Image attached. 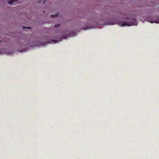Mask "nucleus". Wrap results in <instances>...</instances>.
Instances as JSON below:
<instances>
[{"instance_id": "12", "label": "nucleus", "mask_w": 159, "mask_h": 159, "mask_svg": "<svg viewBox=\"0 0 159 159\" xmlns=\"http://www.w3.org/2000/svg\"><path fill=\"white\" fill-rule=\"evenodd\" d=\"M88 29V28L85 27V28H82V29H84V30H85L87 29Z\"/></svg>"}, {"instance_id": "11", "label": "nucleus", "mask_w": 159, "mask_h": 159, "mask_svg": "<svg viewBox=\"0 0 159 159\" xmlns=\"http://www.w3.org/2000/svg\"><path fill=\"white\" fill-rule=\"evenodd\" d=\"M25 49H24L23 51V50H22V51L19 50V51L20 52H25Z\"/></svg>"}, {"instance_id": "9", "label": "nucleus", "mask_w": 159, "mask_h": 159, "mask_svg": "<svg viewBox=\"0 0 159 159\" xmlns=\"http://www.w3.org/2000/svg\"><path fill=\"white\" fill-rule=\"evenodd\" d=\"M117 23H118V22H117V21H116L115 22H114L112 23V24H111V25H114L116 24H117Z\"/></svg>"}, {"instance_id": "1", "label": "nucleus", "mask_w": 159, "mask_h": 159, "mask_svg": "<svg viewBox=\"0 0 159 159\" xmlns=\"http://www.w3.org/2000/svg\"><path fill=\"white\" fill-rule=\"evenodd\" d=\"M134 20L130 17L129 18L126 17L125 19L124 20V23L121 24V26H125L126 25L131 26L134 25Z\"/></svg>"}, {"instance_id": "4", "label": "nucleus", "mask_w": 159, "mask_h": 159, "mask_svg": "<svg viewBox=\"0 0 159 159\" xmlns=\"http://www.w3.org/2000/svg\"><path fill=\"white\" fill-rule=\"evenodd\" d=\"M150 22L151 23H159V18H158L156 20H153V21H152V20H151Z\"/></svg>"}, {"instance_id": "2", "label": "nucleus", "mask_w": 159, "mask_h": 159, "mask_svg": "<svg viewBox=\"0 0 159 159\" xmlns=\"http://www.w3.org/2000/svg\"><path fill=\"white\" fill-rule=\"evenodd\" d=\"M68 32H69L68 30H62L61 32V38L64 39L70 36V34L68 33Z\"/></svg>"}, {"instance_id": "6", "label": "nucleus", "mask_w": 159, "mask_h": 159, "mask_svg": "<svg viewBox=\"0 0 159 159\" xmlns=\"http://www.w3.org/2000/svg\"><path fill=\"white\" fill-rule=\"evenodd\" d=\"M57 42V40H51L49 42H46V43H52L53 42L54 43H56Z\"/></svg>"}, {"instance_id": "3", "label": "nucleus", "mask_w": 159, "mask_h": 159, "mask_svg": "<svg viewBox=\"0 0 159 159\" xmlns=\"http://www.w3.org/2000/svg\"><path fill=\"white\" fill-rule=\"evenodd\" d=\"M18 0H9L7 2V3L10 4L14 3V2H17Z\"/></svg>"}, {"instance_id": "10", "label": "nucleus", "mask_w": 159, "mask_h": 159, "mask_svg": "<svg viewBox=\"0 0 159 159\" xmlns=\"http://www.w3.org/2000/svg\"><path fill=\"white\" fill-rule=\"evenodd\" d=\"M12 52H8L7 53V54L8 55H11V54H12Z\"/></svg>"}, {"instance_id": "7", "label": "nucleus", "mask_w": 159, "mask_h": 159, "mask_svg": "<svg viewBox=\"0 0 159 159\" xmlns=\"http://www.w3.org/2000/svg\"><path fill=\"white\" fill-rule=\"evenodd\" d=\"M61 25V24H56L54 26H53V27H55V28H57L59 26H60Z\"/></svg>"}, {"instance_id": "8", "label": "nucleus", "mask_w": 159, "mask_h": 159, "mask_svg": "<svg viewBox=\"0 0 159 159\" xmlns=\"http://www.w3.org/2000/svg\"><path fill=\"white\" fill-rule=\"evenodd\" d=\"M23 29H31V28L30 27H25V26H23Z\"/></svg>"}, {"instance_id": "5", "label": "nucleus", "mask_w": 159, "mask_h": 159, "mask_svg": "<svg viewBox=\"0 0 159 159\" xmlns=\"http://www.w3.org/2000/svg\"><path fill=\"white\" fill-rule=\"evenodd\" d=\"M59 16V14L57 13L56 14L51 15V16L53 18H56V17H57Z\"/></svg>"}]
</instances>
